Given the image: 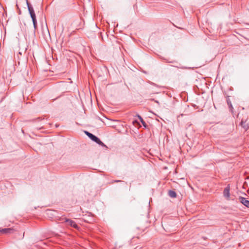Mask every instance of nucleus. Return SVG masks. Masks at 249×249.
Here are the masks:
<instances>
[{"instance_id": "1", "label": "nucleus", "mask_w": 249, "mask_h": 249, "mask_svg": "<svg viewBox=\"0 0 249 249\" xmlns=\"http://www.w3.org/2000/svg\"><path fill=\"white\" fill-rule=\"evenodd\" d=\"M26 3H27V7H28V11L29 12L30 16H31L32 21H33L34 27L35 29H36L37 28V20L36 19V14L34 11V8L31 6L30 3L29 2L28 0H26Z\"/></svg>"}, {"instance_id": "2", "label": "nucleus", "mask_w": 249, "mask_h": 249, "mask_svg": "<svg viewBox=\"0 0 249 249\" xmlns=\"http://www.w3.org/2000/svg\"><path fill=\"white\" fill-rule=\"evenodd\" d=\"M85 134L93 141L102 146H105L104 143L96 136L88 131H85Z\"/></svg>"}, {"instance_id": "3", "label": "nucleus", "mask_w": 249, "mask_h": 249, "mask_svg": "<svg viewBox=\"0 0 249 249\" xmlns=\"http://www.w3.org/2000/svg\"><path fill=\"white\" fill-rule=\"evenodd\" d=\"M230 185H228L224 190L223 191V195L224 197L227 199H230Z\"/></svg>"}, {"instance_id": "4", "label": "nucleus", "mask_w": 249, "mask_h": 249, "mask_svg": "<svg viewBox=\"0 0 249 249\" xmlns=\"http://www.w3.org/2000/svg\"><path fill=\"white\" fill-rule=\"evenodd\" d=\"M65 222L67 223L69 225H70L72 227H73L75 229H77L78 228V226L76 223L71 219L66 218L65 219Z\"/></svg>"}, {"instance_id": "5", "label": "nucleus", "mask_w": 249, "mask_h": 249, "mask_svg": "<svg viewBox=\"0 0 249 249\" xmlns=\"http://www.w3.org/2000/svg\"><path fill=\"white\" fill-rule=\"evenodd\" d=\"M239 200L244 206L249 208V200H247L246 198L242 196L239 197Z\"/></svg>"}, {"instance_id": "6", "label": "nucleus", "mask_w": 249, "mask_h": 249, "mask_svg": "<svg viewBox=\"0 0 249 249\" xmlns=\"http://www.w3.org/2000/svg\"><path fill=\"white\" fill-rule=\"evenodd\" d=\"M14 230L12 228L0 229V232L3 234H8L13 233Z\"/></svg>"}, {"instance_id": "7", "label": "nucleus", "mask_w": 249, "mask_h": 249, "mask_svg": "<svg viewBox=\"0 0 249 249\" xmlns=\"http://www.w3.org/2000/svg\"><path fill=\"white\" fill-rule=\"evenodd\" d=\"M241 126L244 128L245 130H247L249 127V125L246 124V122H244L242 120L240 123Z\"/></svg>"}, {"instance_id": "8", "label": "nucleus", "mask_w": 249, "mask_h": 249, "mask_svg": "<svg viewBox=\"0 0 249 249\" xmlns=\"http://www.w3.org/2000/svg\"><path fill=\"white\" fill-rule=\"evenodd\" d=\"M168 194H169V196L172 198H175L177 196L176 193L175 191H172V190H170L169 191Z\"/></svg>"}, {"instance_id": "9", "label": "nucleus", "mask_w": 249, "mask_h": 249, "mask_svg": "<svg viewBox=\"0 0 249 249\" xmlns=\"http://www.w3.org/2000/svg\"><path fill=\"white\" fill-rule=\"evenodd\" d=\"M138 118L140 119L141 123L145 127L146 124H145V122L143 121V120L142 119V117L141 116H140V115H138Z\"/></svg>"}, {"instance_id": "10", "label": "nucleus", "mask_w": 249, "mask_h": 249, "mask_svg": "<svg viewBox=\"0 0 249 249\" xmlns=\"http://www.w3.org/2000/svg\"><path fill=\"white\" fill-rule=\"evenodd\" d=\"M227 103H228V105L229 106V107L230 108H232V104H231V102L229 100H227Z\"/></svg>"}, {"instance_id": "11", "label": "nucleus", "mask_w": 249, "mask_h": 249, "mask_svg": "<svg viewBox=\"0 0 249 249\" xmlns=\"http://www.w3.org/2000/svg\"><path fill=\"white\" fill-rule=\"evenodd\" d=\"M123 182L124 181H123L122 180H114L112 182Z\"/></svg>"}, {"instance_id": "12", "label": "nucleus", "mask_w": 249, "mask_h": 249, "mask_svg": "<svg viewBox=\"0 0 249 249\" xmlns=\"http://www.w3.org/2000/svg\"><path fill=\"white\" fill-rule=\"evenodd\" d=\"M203 80H204V84H206V79L205 78H204V79H202Z\"/></svg>"}]
</instances>
